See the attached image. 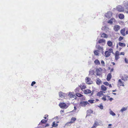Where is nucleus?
<instances>
[{
    "label": "nucleus",
    "instance_id": "1",
    "mask_svg": "<svg viewBox=\"0 0 128 128\" xmlns=\"http://www.w3.org/2000/svg\"><path fill=\"white\" fill-rule=\"evenodd\" d=\"M68 96H69L70 98H76V96L74 92H70L68 93Z\"/></svg>",
    "mask_w": 128,
    "mask_h": 128
},
{
    "label": "nucleus",
    "instance_id": "2",
    "mask_svg": "<svg viewBox=\"0 0 128 128\" xmlns=\"http://www.w3.org/2000/svg\"><path fill=\"white\" fill-rule=\"evenodd\" d=\"M84 91L85 94H90L91 95H92L93 94L94 91H91L90 90L87 89L84 90Z\"/></svg>",
    "mask_w": 128,
    "mask_h": 128
},
{
    "label": "nucleus",
    "instance_id": "3",
    "mask_svg": "<svg viewBox=\"0 0 128 128\" xmlns=\"http://www.w3.org/2000/svg\"><path fill=\"white\" fill-rule=\"evenodd\" d=\"M86 82L88 84H91L93 83V82L91 80L90 78L88 77H86Z\"/></svg>",
    "mask_w": 128,
    "mask_h": 128
},
{
    "label": "nucleus",
    "instance_id": "4",
    "mask_svg": "<svg viewBox=\"0 0 128 128\" xmlns=\"http://www.w3.org/2000/svg\"><path fill=\"white\" fill-rule=\"evenodd\" d=\"M87 104H89V103L88 101H82L80 103V105L82 106L85 107Z\"/></svg>",
    "mask_w": 128,
    "mask_h": 128
},
{
    "label": "nucleus",
    "instance_id": "5",
    "mask_svg": "<svg viewBox=\"0 0 128 128\" xmlns=\"http://www.w3.org/2000/svg\"><path fill=\"white\" fill-rule=\"evenodd\" d=\"M120 26L118 25H115L114 27V30L116 32H117L120 29Z\"/></svg>",
    "mask_w": 128,
    "mask_h": 128
},
{
    "label": "nucleus",
    "instance_id": "6",
    "mask_svg": "<svg viewBox=\"0 0 128 128\" xmlns=\"http://www.w3.org/2000/svg\"><path fill=\"white\" fill-rule=\"evenodd\" d=\"M112 13L111 12L108 11L106 13L105 16L106 18H109L112 16Z\"/></svg>",
    "mask_w": 128,
    "mask_h": 128
},
{
    "label": "nucleus",
    "instance_id": "7",
    "mask_svg": "<svg viewBox=\"0 0 128 128\" xmlns=\"http://www.w3.org/2000/svg\"><path fill=\"white\" fill-rule=\"evenodd\" d=\"M128 75L127 74H124L121 78L124 81H127L128 80Z\"/></svg>",
    "mask_w": 128,
    "mask_h": 128
},
{
    "label": "nucleus",
    "instance_id": "8",
    "mask_svg": "<svg viewBox=\"0 0 128 128\" xmlns=\"http://www.w3.org/2000/svg\"><path fill=\"white\" fill-rule=\"evenodd\" d=\"M124 86V83L121 80L119 79L118 80V86Z\"/></svg>",
    "mask_w": 128,
    "mask_h": 128
},
{
    "label": "nucleus",
    "instance_id": "9",
    "mask_svg": "<svg viewBox=\"0 0 128 128\" xmlns=\"http://www.w3.org/2000/svg\"><path fill=\"white\" fill-rule=\"evenodd\" d=\"M116 20L114 18H111L110 20H108L107 22L110 24H112L114 22H115Z\"/></svg>",
    "mask_w": 128,
    "mask_h": 128
},
{
    "label": "nucleus",
    "instance_id": "10",
    "mask_svg": "<svg viewBox=\"0 0 128 128\" xmlns=\"http://www.w3.org/2000/svg\"><path fill=\"white\" fill-rule=\"evenodd\" d=\"M66 94L62 92H59V95L61 98H64L66 96Z\"/></svg>",
    "mask_w": 128,
    "mask_h": 128
},
{
    "label": "nucleus",
    "instance_id": "11",
    "mask_svg": "<svg viewBox=\"0 0 128 128\" xmlns=\"http://www.w3.org/2000/svg\"><path fill=\"white\" fill-rule=\"evenodd\" d=\"M59 106L61 108H66V105L65 103H62L60 104H59Z\"/></svg>",
    "mask_w": 128,
    "mask_h": 128
},
{
    "label": "nucleus",
    "instance_id": "12",
    "mask_svg": "<svg viewBox=\"0 0 128 128\" xmlns=\"http://www.w3.org/2000/svg\"><path fill=\"white\" fill-rule=\"evenodd\" d=\"M98 42L99 43H102V45H104L105 43V40L104 39H101L99 40Z\"/></svg>",
    "mask_w": 128,
    "mask_h": 128
},
{
    "label": "nucleus",
    "instance_id": "13",
    "mask_svg": "<svg viewBox=\"0 0 128 128\" xmlns=\"http://www.w3.org/2000/svg\"><path fill=\"white\" fill-rule=\"evenodd\" d=\"M105 56L106 58H107L110 56V53L108 51H106L104 52Z\"/></svg>",
    "mask_w": 128,
    "mask_h": 128
},
{
    "label": "nucleus",
    "instance_id": "14",
    "mask_svg": "<svg viewBox=\"0 0 128 128\" xmlns=\"http://www.w3.org/2000/svg\"><path fill=\"white\" fill-rule=\"evenodd\" d=\"M79 86L82 90L83 89H85L86 88V86L84 85V83L81 84Z\"/></svg>",
    "mask_w": 128,
    "mask_h": 128
},
{
    "label": "nucleus",
    "instance_id": "15",
    "mask_svg": "<svg viewBox=\"0 0 128 128\" xmlns=\"http://www.w3.org/2000/svg\"><path fill=\"white\" fill-rule=\"evenodd\" d=\"M105 93L104 92H103L102 91H100L97 94V96H102L104 95L103 93Z\"/></svg>",
    "mask_w": 128,
    "mask_h": 128
},
{
    "label": "nucleus",
    "instance_id": "16",
    "mask_svg": "<svg viewBox=\"0 0 128 128\" xmlns=\"http://www.w3.org/2000/svg\"><path fill=\"white\" fill-rule=\"evenodd\" d=\"M112 78V75L110 73L108 74L107 76L106 79L108 81H109Z\"/></svg>",
    "mask_w": 128,
    "mask_h": 128
},
{
    "label": "nucleus",
    "instance_id": "17",
    "mask_svg": "<svg viewBox=\"0 0 128 128\" xmlns=\"http://www.w3.org/2000/svg\"><path fill=\"white\" fill-rule=\"evenodd\" d=\"M100 73V72L99 70L98 69H97L96 72V75L99 76H100L101 74Z\"/></svg>",
    "mask_w": 128,
    "mask_h": 128
},
{
    "label": "nucleus",
    "instance_id": "18",
    "mask_svg": "<svg viewBox=\"0 0 128 128\" xmlns=\"http://www.w3.org/2000/svg\"><path fill=\"white\" fill-rule=\"evenodd\" d=\"M108 35L104 33H102L101 35V37L105 38H107L108 37Z\"/></svg>",
    "mask_w": 128,
    "mask_h": 128
},
{
    "label": "nucleus",
    "instance_id": "19",
    "mask_svg": "<svg viewBox=\"0 0 128 128\" xmlns=\"http://www.w3.org/2000/svg\"><path fill=\"white\" fill-rule=\"evenodd\" d=\"M107 44L110 47H112V42L110 41H108V42Z\"/></svg>",
    "mask_w": 128,
    "mask_h": 128
},
{
    "label": "nucleus",
    "instance_id": "20",
    "mask_svg": "<svg viewBox=\"0 0 128 128\" xmlns=\"http://www.w3.org/2000/svg\"><path fill=\"white\" fill-rule=\"evenodd\" d=\"M98 49L100 50V51H102V53H104L103 47L100 46H98L97 48Z\"/></svg>",
    "mask_w": 128,
    "mask_h": 128
},
{
    "label": "nucleus",
    "instance_id": "21",
    "mask_svg": "<svg viewBox=\"0 0 128 128\" xmlns=\"http://www.w3.org/2000/svg\"><path fill=\"white\" fill-rule=\"evenodd\" d=\"M93 111L90 109L88 110L87 111V114L88 116H90V114L92 113L93 114Z\"/></svg>",
    "mask_w": 128,
    "mask_h": 128
},
{
    "label": "nucleus",
    "instance_id": "22",
    "mask_svg": "<svg viewBox=\"0 0 128 128\" xmlns=\"http://www.w3.org/2000/svg\"><path fill=\"white\" fill-rule=\"evenodd\" d=\"M118 17L120 19H122L124 18V16L123 14H121L118 15Z\"/></svg>",
    "mask_w": 128,
    "mask_h": 128
},
{
    "label": "nucleus",
    "instance_id": "23",
    "mask_svg": "<svg viewBox=\"0 0 128 128\" xmlns=\"http://www.w3.org/2000/svg\"><path fill=\"white\" fill-rule=\"evenodd\" d=\"M96 83L98 84H100L101 83V80L99 79L98 78H97V81H96Z\"/></svg>",
    "mask_w": 128,
    "mask_h": 128
},
{
    "label": "nucleus",
    "instance_id": "24",
    "mask_svg": "<svg viewBox=\"0 0 128 128\" xmlns=\"http://www.w3.org/2000/svg\"><path fill=\"white\" fill-rule=\"evenodd\" d=\"M99 125V124L98 123V122L97 121H95L94 122V123L93 125V127H94L95 128H96V127L98 126Z\"/></svg>",
    "mask_w": 128,
    "mask_h": 128
},
{
    "label": "nucleus",
    "instance_id": "25",
    "mask_svg": "<svg viewBox=\"0 0 128 128\" xmlns=\"http://www.w3.org/2000/svg\"><path fill=\"white\" fill-rule=\"evenodd\" d=\"M101 89L103 91H105L106 90V88L104 85H102L101 86Z\"/></svg>",
    "mask_w": 128,
    "mask_h": 128
},
{
    "label": "nucleus",
    "instance_id": "26",
    "mask_svg": "<svg viewBox=\"0 0 128 128\" xmlns=\"http://www.w3.org/2000/svg\"><path fill=\"white\" fill-rule=\"evenodd\" d=\"M102 29L106 31H107L109 29L108 27H106V26H104V27L102 28Z\"/></svg>",
    "mask_w": 128,
    "mask_h": 128
},
{
    "label": "nucleus",
    "instance_id": "27",
    "mask_svg": "<svg viewBox=\"0 0 128 128\" xmlns=\"http://www.w3.org/2000/svg\"><path fill=\"white\" fill-rule=\"evenodd\" d=\"M119 45L120 46H121L124 47L126 46V44L125 43L119 42L118 43Z\"/></svg>",
    "mask_w": 128,
    "mask_h": 128
},
{
    "label": "nucleus",
    "instance_id": "28",
    "mask_svg": "<svg viewBox=\"0 0 128 128\" xmlns=\"http://www.w3.org/2000/svg\"><path fill=\"white\" fill-rule=\"evenodd\" d=\"M94 63L96 65H99L100 64L99 61L97 59H96L94 61Z\"/></svg>",
    "mask_w": 128,
    "mask_h": 128
},
{
    "label": "nucleus",
    "instance_id": "29",
    "mask_svg": "<svg viewBox=\"0 0 128 128\" xmlns=\"http://www.w3.org/2000/svg\"><path fill=\"white\" fill-rule=\"evenodd\" d=\"M120 33L123 36H124L125 35V30L124 29H122L120 30Z\"/></svg>",
    "mask_w": 128,
    "mask_h": 128
},
{
    "label": "nucleus",
    "instance_id": "30",
    "mask_svg": "<svg viewBox=\"0 0 128 128\" xmlns=\"http://www.w3.org/2000/svg\"><path fill=\"white\" fill-rule=\"evenodd\" d=\"M76 120V119L75 118L72 117L71 119V120L70 122V123H73Z\"/></svg>",
    "mask_w": 128,
    "mask_h": 128
},
{
    "label": "nucleus",
    "instance_id": "31",
    "mask_svg": "<svg viewBox=\"0 0 128 128\" xmlns=\"http://www.w3.org/2000/svg\"><path fill=\"white\" fill-rule=\"evenodd\" d=\"M127 110V108H126L123 107L120 110V112H123L126 110Z\"/></svg>",
    "mask_w": 128,
    "mask_h": 128
},
{
    "label": "nucleus",
    "instance_id": "32",
    "mask_svg": "<svg viewBox=\"0 0 128 128\" xmlns=\"http://www.w3.org/2000/svg\"><path fill=\"white\" fill-rule=\"evenodd\" d=\"M58 126L57 124H56V122H54L52 123V126L53 127H56Z\"/></svg>",
    "mask_w": 128,
    "mask_h": 128
},
{
    "label": "nucleus",
    "instance_id": "33",
    "mask_svg": "<svg viewBox=\"0 0 128 128\" xmlns=\"http://www.w3.org/2000/svg\"><path fill=\"white\" fill-rule=\"evenodd\" d=\"M110 114L112 115V116H115L116 115V114L114 113L112 111L110 110Z\"/></svg>",
    "mask_w": 128,
    "mask_h": 128
},
{
    "label": "nucleus",
    "instance_id": "34",
    "mask_svg": "<svg viewBox=\"0 0 128 128\" xmlns=\"http://www.w3.org/2000/svg\"><path fill=\"white\" fill-rule=\"evenodd\" d=\"M98 52V50H95L94 52V54L96 56H98L99 53Z\"/></svg>",
    "mask_w": 128,
    "mask_h": 128
},
{
    "label": "nucleus",
    "instance_id": "35",
    "mask_svg": "<svg viewBox=\"0 0 128 128\" xmlns=\"http://www.w3.org/2000/svg\"><path fill=\"white\" fill-rule=\"evenodd\" d=\"M76 95L78 97H81L82 96V95L81 94L79 93H77Z\"/></svg>",
    "mask_w": 128,
    "mask_h": 128
},
{
    "label": "nucleus",
    "instance_id": "36",
    "mask_svg": "<svg viewBox=\"0 0 128 128\" xmlns=\"http://www.w3.org/2000/svg\"><path fill=\"white\" fill-rule=\"evenodd\" d=\"M115 59L116 60H117L119 58V56L115 55Z\"/></svg>",
    "mask_w": 128,
    "mask_h": 128
},
{
    "label": "nucleus",
    "instance_id": "37",
    "mask_svg": "<svg viewBox=\"0 0 128 128\" xmlns=\"http://www.w3.org/2000/svg\"><path fill=\"white\" fill-rule=\"evenodd\" d=\"M94 73V72L93 70H91L89 71V74L91 75L93 74Z\"/></svg>",
    "mask_w": 128,
    "mask_h": 128
},
{
    "label": "nucleus",
    "instance_id": "38",
    "mask_svg": "<svg viewBox=\"0 0 128 128\" xmlns=\"http://www.w3.org/2000/svg\"><path fill=\"white\" fill-rule=\"evenodd\" d=\"M94 100H89L88 102H89L91 104H92L94 103Z\"/></svg>",
    "mask_w": 128,
    "mask_h": 128
},
{
    "label": "nucleus",
    "instance_id": "39",
    "mask_svg": "<svg viewBox=\"0 0 128 128\" xmlns=\"http://www.w3.org/2000/svg\"><path fill=\"white\" fill-rule=\"evenodd\" d=\"M120 53L118 51H116L115 52V55L119 56L120 55Z\"/></svg>",
    "mask_w": 128,
    "mask_h": 128
},
{
    "label": "nucleus",
    "instance_id": "40",
    "mask_svg": "<svg viewBox=\"0 0 128 128\" xmlns=\"http://www.w3.org/2000/svg\"><path fill=\"white\" fill-rule=\"evenodd\" d=\"M46 121H47L46 120L44 119H43L41 120V122L43 123H45L46 122Z\"/></svg>",
    "mask_w": 128,
    "mask_h": 128
},
{
    "label": "nucleus",
    "instance_id": "41",
    "mask_svg": "<svg viewBox=\"0 0 128 128\" xmlns=\"http://www.w3.org/2000/svg\"><path fill=\"white\" fill-rule=\"evenodd\" d=\"M125 6L127 8H128V2H126L125 4H124Z\"/></svg>",
    "mask_w": 128,
    "mask_h": 128
},
{
    "label": "nucleus",
    "instance_id": "42",
    "mask_svg": "<svg viewBox=\"0 0 128 128\" xmlns=\"http://www.w3.org/2000/svg\"><path fill=\"white\" fill-rule=\"evenodd\" d=\"M108 51V52L110 53L113 52V50L112 48H110L109 49Z\"/></svg>",
    "mask_w": 128,
    "mask_h": 128
},
{
    "label": "nucleus",
    "instance_id": "43",
    "mask_svg": "<svg viewBox=\"0 0 128 128\" xmlns=\"http://www.w3.org/2000/svg\"><path fill=\"white\" fill-rule=\"evenodd\" d=\"M106 97L105 96H104L102 98V99L104 101H105L106 100Z\"/></svg>",
    "mask_w": 128,
    "mask_h": 128
},
{
    "label": "nucleus",
    "instance_id": "44",
    "mask_svg": "<svg viewBox=\"0 0 128 128\" xmlns=\"http://www.w3.org/2000/svg\"><path fill=\"white\" fill-rule=\"evenodd\" d=\"M123 37L120 36L119 37V41H120L122 40L123 39Z\"/></svg>",
    "mask_w": 128,
    "mask_h": 128
},
{
    "label": "nucleus",
    "instance_id": "45",
    "mask_svg": "<svg viewBox=\"0 0 128 128\" xmlns=\"http://www.w3.org/2000/svg\"><path fill=\"white\" fill-rule=\"evenodd\" d=\"M36 83V82L34 81L32 82L31 84V86H33Z\"/></svg>",
    "mask_w": 128,
    "mask_h": 128
},
{
    "label": "nucleus",
    "instance_id": "46",
    "mask_svg": "<svg viewBox=\"0 0 128 128\" xmlns=\"http://www.w3.org/2000/svg\"><path fill=\"white\" fill-rule=\"evenodd\" d=\"M104 84L106 85V86H108L109 85V83L108 82H104Z\"/></svg>",
    "mask_w": 128,
    "mask_h": 128
},
{
    "label": "nucleus",
    "instance_id": "47",
    "mask_svg": "<svg viewBox=\"0 0 128 128\" xmlns=\"http://www.w3.org/2000/svg\"><path fill=\"white\" fill-rule=\"evenodd\" d=\"M101 63L102 64L103 66H104V61L102 60L101 62Z\"/></svg>",
    "mask_w": 128,
    "mask_h": 128
},
{
    "label": "nucleus",
    "instance_id": "48",
    "mask_svg": "<svg viewBox=\"0 0 128 128\" xmlns=\"http://www.w3.org/2000/svg\"><path fill=\"white\" fill-rule=\"evenodd\" d=\"M99 108L101 109H102L103 108V106L102 105H100L99 106Z\"/></svg>",
    "mask_w": 128,
    "mask_h": 128
},
{
    "label": "nucleus",
    "instance_id": "49",
    "mask_svg": "<svg viewBox=\"0 0 128 128\" xmlns=\"http://www.w3.org/2000/svg\"><path fill=\"white\" fill-rule=\"evenodd\" d=\"M103 96L106 97V98L108 99L110 98V96H106L105 95H104Z\"/></svg>",
    "mask_w": 128,
    "mask_h": 128
},
{
    "label": "nucleus",
    "instance_id": "50",
    "mask_svg": "<svg viewBox=\"0 0 128 128\" xmlns=\"http://www.w3.org/2000/svg\"><path fill=\"white\" fill-rule=\"evenodd\" d=\"M124 52H121L120 53V55H124Z\"/></svg>",
    "mask_w": 128,
    "mask_h": 128
},
{
    "label": "nucleus",
    "instance_id": "51",
    "mask_svg": "<svg viewBox=\"0 0 128 128\" xmlns=\"http://www.w3.org/2000/svg\"><path fill=\"white\" fill-rule=\"evenodd\" d=\"M125 61L126 63H128V60H127L126 58H125Z\"/></svg>",
    "mask_w": 128,
    "mask_h": 128
},
{
    "label": "nucleus",
    "instance_id": "52",
    "mask_svg": "<svg viewBox=\"0 0 128 128\" xmlns=\"http://www.w3.org/2000/svg\"><path fill=\"white\" fill-rule=\"evenodd\" d=\"M116 8H122V6H117Z\"/></svg>",
    "mask_w": 128,
    "mask_h": 128
},
{
    "label": "nucleus",
    "instance_id": "53",
    "mask_svg": "<svg viewBox=\"0 0 128 128\" xmlns=\"http://www.w3.org/2000/svg\"><path fill=\"white\" fill-rule=\"evenodd\" d=\"M109 100L110 101H111L112 100H113V98H110Z\"/></svg>",
    "mask_w": 128,
    "mask_h": 128
},
{
    "label": "nucleus",
    "instance_id": "54",
    "mask_svg": "<svg viewBox=\"0 0 128 128\" xmlns=\"http://www.w3.org/2000/svg\"><path fill=\"white\" fill-rule=\"evenodd\" d=\"M48 115H46L45 116L44 118L46 119V117H48Z\"/></svg>",
    "mask_w": 128,
    "mask_h": 128
},
{
    "label": "nucleus",
    "instance_id": "55",
    "mask_svg": "<svg viewBox=\"0 0 128 128\" xmlns=\"http://www.w3.org/2000/svg\"><path fill=\"white\" fill-rule=\"evenodd\" d=\"M49 126V124H47L45 126V127H47V126Z\"/></svg>",
    "mask_w": 128,
    "mask_h": 128
},
{
    "label": "nucleus",
    "instance_id": "56",
    "mask_svg": "<svg viewBox=\"0 0 128 128\" xmlns=\"http://www.w3.org/2000/svg\"><path fill=\"white\" fill-rule=\"evenodd\" d=\"M114 70V69L113 68H112L111 70H110V72H112Z\"/></svg>",
    "mask_w": 128,
    "mask_h": 128
},
{
    "label": "nucleus",
    "instance_id": "57",
    "mask_svg": "<svg viewBox=\"0 0 128 128\" xmlns=\"http://www.w3.org/2000/svg\"><path fill=\"white\" fill-rule=\"evenodd\" d=\"M76 106L74 107V110H76Z\"/></svg>",
    "mask_w": 128,
    "mask_h": 128
},
{
    "label": "nucleus",
    "instance_id": "58",
    "mask_svg": "<svg viewBox=\"0 0 128 128\" xmlns=\"http://www.w3.org/2000/svg\"><path fill=\"white\" fill-rule=\"evenodd\" d=\"M116 90H112V92H116Z\"/></svg>",
    "mask_w": 128,
    "mask_h": 128
},
{
    "label": "nucleus",
    "instance_id": "59",
    "mask_svg": "<svg viewBox=\"0 0 128 128\" xmlns=\"http://www.w3.org/2000/svg\"><path fill=\"white\" fill-rule=\"evenodd\" d=\"M109 87L110 88L112 87V86H111V85L110 84H109Z\"/></svg>",
    "mask_w": 128,
    "mask_h": 128
},
{
    "label": "nucleus",
    "instance_id": "60",
    "mask_svg": "<svg viewBox=\"0 0 128 128\" xmlns=\"http://www.w3.org/2000/svg\"><path fill=\"white\" fill-rule=\"evenodd\" d=\"M118 10L119 11H120V12H121V11H121L120 10V8H118Z\"/></svg>",
    "mask_w": 128,
    "mask_h": 128
},
{
    "label": "nucleus",
    "instance_id": "61",
    "mask_svg": "<svg viewBox=\"0 0 128 128\" xmlns=\"http://www.w3.org/2000/svg\"><path fill=\"white\" fill-rule=\"evenodd\" d=\"M112 94H114V95H116V94L115 93H112Z\"/></svg>",
    "mask_w": 128,
    "mask_h": 128
},
{
    "label": "nucleus",
    "instance_id": "62",
    "mask_svg": "<svg viewBox=\"0 0 128 128\" xmlns=\"http://www.w3.org/2000/svg\"><path fill=\"white\" fill-rule=\"evenodd\" d=\"M112 64L113 65H115V63L114 62H112Z\"/></svg>",
    "mask_w": 128,
    "mask_h": 128
},
{
    "label": "nucleus",
    "instance_id": "63",
    "mask_svg": "<svg viewBox=\"0 0 128 128\" xmlns=\"http://www.w3.org/2000/svg\"><path fill=\"white\" fill-rule=\"evenodd\" d=\"M126 34H128V31H126Z\"/></svg>",
    "mask_w": 128,
    "mask_h": 128
},
{
    "label": "nucleus",
    "instance_id": "64",
    "mask_svg": "<svg viewBox=\"0 0 128 128\" xmlns=\"http://www.w3.org/2000/svg\"><path fill=\"white\" fill-rule=\"evenodd\" d=\"M112 125V124H108L109 126H110Z\"/></svg>",
    "mask_w": 128,
    "mask_h": 128
}]
</instances>
